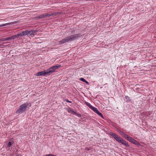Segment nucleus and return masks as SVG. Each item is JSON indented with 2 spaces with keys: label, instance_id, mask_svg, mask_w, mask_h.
<instances>
[{
  "label": "nucleus",
  "instance_id": "obj_1",
  "mask_svg": "<svg viewBox=\"0 0 156 156\" xmlns=\"http://www.w3.org/2000/svg\"><path fill=\"white\" fill-rule=\"evenodd\" d=\"M61 66L60 65L53 66L49 68L46 70H44L43 71L38 72L36 74V76H45L47 74L49 75L54 72L56 69H57Z\"/></svg>",
  "mask_w": 156,
  "mask_h": 156
},
{
  "label": "nucleus",
  "instance_id": "obj_2",
  "mask_svg": "<svg viewBox=\"0 0 156 156\" xmlns=\"http://www.w3.org/2000/svg\"><path fill=\"white\" fill-rule=\"evenodd\" d=\"M81 36L80 34L68 36L60 41L58 42V44L60 45L69 41H72L74 40L77 39Z\"/></svg>",
  "mask_w": 156,
  "mask_h": 156
},
{
  "label": "nucleus",
  "instance_id": "obj_3",
  "mask_svg": "<svg viewBox=\"0 0 156 156\" xmlns=\"http://www.w3.org/2000/svg\"><path fill=\"white\" fill-rule=\"evenodd\" d=\"M109 134L113 137L116 141L124 145L126 147H130L128 142H127L125 140H124L120 136H118L115 133L110 132L109 133Z\"/></svg>",
  "mask_w": 156,
  "mask_h": 156
},
{
  "label": "nucleus",
  "instance_id": "obj_4",
  "mask_svg": "<svg viewBox=\"0 0 156 156\" xmlns=\"http://www.w3.org/2000/svg\"><path fill=\"white\" fill-rule=\"evenodd\" d=\"M31 106V104L30 103H24L20 106V108L17 110L16 112L18 113H22L25 111L27 108Z\"/></svg>",
  "mask_w": 156,
  "mask_h": 156
},
{
  "label": "nucleus",
  "instance_id": "obj_5",
  "mask_svg": "<svg viewBox=\"0 0 156 156\" xmlns=\"http://www.w3.org/2000/svg\"><path fill=\"white\" fill-rule=\"evenodd\" d=\"M37 30H27L26 31L21 32L20 33L22 36H29V35H34V34L37 32Z\"/></svg>",
  "mask_w": 156,
  "mask_h": 156
},
{
  "label": "nucleus",
  "instance_id": "obj_6",
  "mask_svg": "<svg viewBox=\"0 0 156 156\" xmlns=\"http://www.w3.org/2000/svg\"><path fill=\"white\" fill-rule=\"evenodd\" d=\"M129 141L130 142H131L132 143H133V144L136 145L138 147L141 146L140 144L136 140H134L131 137V138H130V139Z\"/></svg>",
  "mask_w": 156,
  "mask_h": 156
},
{
  "label": "nucleus",
  "instance_id": "obj_7",
  "mask_svg": "<svg viewBox=\"0 0 156 156\" xmlns=\"http://www.w3.org/2000/svg\"><path fill=\"white\" fill-rule=\"evenodd\" d=\"M93 111L95 113L98 114L102 118H103L104 117L102 115V114L100 113L98 110V109L95 108L94 110H93Z\"/></svg>",
  "mask_w": 156,
  "mask_h": 156
},
{
  "label": "nucleus",
  "instance_id": "obj_8",
  "mask_svg": "<svg viewBox=\"0 0 156 156\" xmlns=\"http://www.w3.org/2000/svg\"><path fill=\"white\" fill-rule=\"evenodd\" d=\"M85 103L86 105H87L89 108L92 109L93 110L95 108V107L91 105L90 103H89L85 101Z\"/></svg>",
  "mask_w": 156,
  "mask_h": 156
},
{
  "label": "nucleus",
  "instance_id": "obj_9",
  "mask_svg": "<svg viewBox=\"0 0 156 156\" xmlns=\"http://www.w3.org/2000/svg\"><path fill=\"white\" fill-rule=\"evenodd\" d=\"M122 136L128 140H129L130 139V138H131V137H130L128 135L125 133H124Z\"/></svg>",
  "mask_w": 156,
  "mask_h": 156
},
{
  "label": "nucleus",
  "instance_id": "obj_10",
  "mask_svg": "<svg viewBox=\"0 0 156 156\" xmlns=\"http://www.w3.org/2000/svg\"><path fill=\"white\" fill-rule=\"evenodd\" d=\"M62 13V12H55L53 13H51V16H56L58 14H61Z\"/></svg>",
  "mask_w": 156,
  "mask_h": 156
},
{
  "label": "nucleus",
  "instance_id": "obj_11",
  "mask_svg": "<svg viewBox=\"0 0 156 156\" xmlns=\"http://www.w3.org/2000/svg\"><path fill=\"white\" fill-rule=\"evenodd\" d=\"M68 111L69 113H71L73 114H74L75 113V112L74 111L73 109L71 108H69L68 110Z\"/></svg>",
  "mask_w": 156,
  "mask_h": 156
},
{
  "label": "nucleus",
  "instance_id": "obj_12",
  "mask_svg": "<svg viewBox=\"0 0 156 156\" xmlns=\"http://www.w3.org/2000/svg\"><path fill=\"white\" fill-rule=\"evenodd\" d=\"M80 80L81 81L86 83L88 85L89 84V83L88 82H87V81H86L85 79H84L83 78H81L80 79Z\"/></svg>",
  "mask_w": 156,
  "mask_h": 156
},
{
  "label": "nucleus",
  "instance_id": "obj_13",
  "mask_svg": "<svg viewBox=\"0 0 156 156\" xmlns=\"http://www.w3.org/2000/svg\"><path fill=\"white\" fill-rule=\"evenodd\" d=\"M43 17H50L51 16V14L50 13H46L45 14H42Z\"/></svg>",
  "mask_w": 156,
  "mask_h": 156
},
{
  "label": "nucleus",
  "instance_id": "obj_14",
  "mask_svg": "<svg viewBox=\"0 0 156 156\" xmlns=\"http://www.w3.org/2000/svg\"><path fill=\"white\" fill-rule=\"evenodd\" d=\"M5 41L9 40H11L12 39H14L13 38V36L8 37H5Z\"/></svg>",
  "mask_w": 156,
  "mask_h": 156
},
{
  "label": "nucleus",
  "instance_id": "obj_15",
  "mask_svg": "<svg viewBox=\"0 0 156 156\" xmlns=\"http://www.w3.org/2000/svg\"><path fill=\"white\" fill-rule=\"evenodd\" d=\"M13 38L14 39L16 38H19L20 37L18 34H17L16 35H13Z\"/></svg>",
  "mask_w": 156,
  "mask_h": 156
},
{
  "label": "nucleus",
  "instance_id": "obj_16",
  "mask_svg": "<svg viewBox=\"0 0 156 156\" xmlns=\"http://www.w3.org/2000/svg\"><path fill=\"white\" fill-rule=\"evenodd\" d=\"M13 142H9L8 143V145H7V147H10L11 146V145L13 144Z\"/></svg>",
  "mask_w": 156,
  "mask_h": 156
},
{
  "label": "nucleus",
  "instance_id": "obj_17",
  "mask_svg": "<svg viewBox=\"0 0 156 156\" xmlns=\"http://www.w3.org/2000/svg\"><path fill=\"white\" fill-rule=\"evenodd\" d=\"M118 131L119 132L120 134L122 136L124 134V133L122 131H120L119 130H118Z\"/></svg>",
  "mask_w": 156,
  "mask_h": 156
},
{
  "label": "nucleus",
  "instance_id": "obj_18",
  "mask_svg": "<svg viewBox=\"0 0 156 156\" xmlns=\"http://www.w3.org/2000/svg\"><path fill=\"white\" fill-rule=\"evenodd\" d=\"M74 115H77L78 117H81V115L80 114H78L76 112H75V113Z\"/></svg>",
  "mask_w": 156,
  "mask_h": 156
},
{
  "label": "nucleus",
  "instance_id": "obj_19",
  "mask_svg": "<svg viewBox=\"0 0 156 156\" xmlns=\"http://www.w3.org/2000/svg\"><path fill=\"white\" fill-rule=\"evenodd\" d=\"M64 100L65 101H66L67 102L70 103H72V101H69L67 99H65Z\"/></svg>",
  "mask_w": 156,
  "mask_h": 156
},
{
  "label": "nucleus",
  "instance_id": "obj_20",
  "mask_svg": "<svg viewBox=\"0 0 156 156\" xmlns=\"http://www.w3.org/2000/svg\"><path fill=\"white\" fill-rule=\"evenodd\" d=\"M8 24V23H5V24H2V25H0V27H3V26H6Z\"/></svg>",
  "mask_w": 156,
  "mask_h": 156
},
{
  "label": "nucleus",
  "instance_id": "obj_21",
  "mask_svg": "<svg viewBox=\"0 0 156 156\" xmlns=\"http://www.w3.org/2000/svg\"><path fill=\"white\" fill-rule=\"evenodd\" d=\"M5 41V38H4L0 39V41Z\"/></svg>",
  "mask_w": 156,
  "mask_h": 156
},
{
  "label": "nucleus",
  "instance_id": "obj_22",
  "mask_svg": "<svg viewBox=\"0 0 156 156\" xmlns=\"http://www.w3.org/2000/svg\"><path fill=\"white\" fill-rule=\"evenodd\" d=\"M19 34V37H22V35L20 33H19V34Z\"/></svg>",
  "mask_w": 156,
  "mask_h": 156
},
{
  "label": "nucleus",
  "instance_id": "obj_23",
  "mask_svg": "<svg viewBox=\"0 0 156 156\" xmlns=\"http://www.w3.org/2000/svg\"><path fill=\"white\" fill-rule=\"evenodd\" d=\"M125 98L126 99H129V97L128 96H126Z\"/></svg>",
  "mask_w": 156,
  "mask_h": 156
},
{
  "label": "nucleus",
  "instance_id": "obj_24",
  "mask_svg": "<svg viewBox=\"0 0 156 156\" xmlns=\"http://www.w3.org/2000/svg\"><path fill=\"white\" fill-rule=\"evenodd\" d=\"M16 156H20L17 153H15Z\"/></svg>",
  "mask_w": 156,
  "mask_h": 156
},
{
  "label": "nucleus",
  "instance_id": "obj_25",
  "mask_svg": "<svg viewBox=\"0 0 156 156\" xmlns=\"http://www.w3.org/2000/svg\"><path fill=\"white\" fill-rule=\"evenodd\" d=\"M44 17H43V16H42V15H41L39 17V18H42Z\"/></svg>",
  "mask_w": 156,
  "mask_h": 156
},
{
  "label": "nucleus",
  "instance_id": "obj_26",
  "mask_svg": "<svg viewBox=\"0 0 156 156\" xmlns=\"http://www.w3.org/2000/svg\"><path fill=\"white\" fill-rule=\"evenodd\" d=\"M3 46V44H0V46Z\"/></svg>",
  "mask_w": 156,
  "mask_h": 156
},
{
  "label": "nucleus",
  "instance_id": "obj_27",
  "mask_svg": "<svg viewBox=\"0 0 156 156\" xmlns=\"http://www.w3.org/2000/svg\"><path fill=\"white\" fill-rule=\"evenodd\" d=\"M5 43H3V44H5Z\"/></svg>",
  "mask_w": 156,
  "mask_h": 156
}]
</instances>
